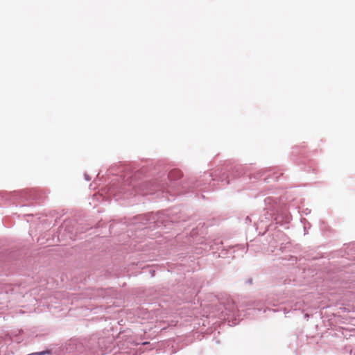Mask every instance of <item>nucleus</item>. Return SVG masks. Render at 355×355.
I'll use <instances>...</instances> for the list:
<instances>
[{
    "label": "nucleus",
    "mask_w": 355,
    "mask_h": 355,
    "mask_svg": "<svg viewBox=\"0 0 355 355\" xmlns=\"http://www.w3.org/2000/svg\"><path fill=\"white\" fill-rule=\"evenodd\" d=\"M182 171L180 170H179V169H177V168L171 170L170 171L169 174H168V178L171 180H178L180 178H182Z\"/></svg>",
    "instance_id": "nucleus-1"
},
{
    "label": "nucleus",
    "mask_w": 355,
    "mask_h": 355,
    "mask_svg": "<svg viewBox=\"0 0 355 355\" xmlns=\"http://www.w3.org/2000/svg\"><path fill=\"white\" fill-rule=\"evenodd\" d=\"M48 353H49L48 352L43 351V352H40L31 353L29 355H45Z\"/></svg>",
    "instance_id": "nucleus-2"
}]
</instances>
